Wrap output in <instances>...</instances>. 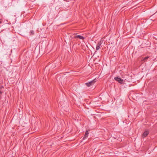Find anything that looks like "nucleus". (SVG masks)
Returning a JSON list of instances; mask_svg holds the SVG:
<instances>
[{"instance_id":"1","label":"nucleus","mask_w":157,"mask_h":157,"mask_svg":"<svg viewBox=\"0 0 157 157\" xmlns=\"http://www.w3.org/2000/svg\"><path fill=\"white\" fill-rule=\"evenodd\" d=\"M86 38V35H79V43L81 44V47L82 49L84 50H86V48L87 47L84 41V40Z\"/></svg>"},{"instance_id":"2","label":"nucleus","mask_w":157,"mask_h":157,"mask_svg":"<svg viewBox=\"0 0 157 157\" xmlns=\"http://www.w3.org/2000/svg\"><path fill=\"white\" fill-rule=\"evenodd\" d=\"M95 82V79H94L89 82L86 83V85L87 86L89 87L94 85Z\"/></svg>"},{"instance_id":"3","label":"nucleus","mask_w":157,"mask_h":157,"mask_svg":"<svg viewBox=\"0 0 157 157\" xmlns=\"http://www.w3.org/2000/svg\"><path fill=\"white\" fill-rule=\"evenodd\" d=\"M103 42V40H101L99 42H98L96 46V50H98L100 48V47Z\"/></svg>"},{"instance_id":"4","label":"nucleus","mask_w":157,"mask_h":157,"mask_svg":"<svg viewBox=\"0 0 157 157\" xmlns=\"http://www.w3.org/2000/svg\"><path fill=\"white\" fill-rule=\"evenodd\" d=\"M114 79L116 81L118 82L121 84H122L123 83V80L119 78L115 77Z\"/></svg>"},{"instance_id":"5","label":"nucleus","mask_w":157,"mask_h":157,"mask_svg":"<svg viewBox=\"0 0 157 157\" xmlns=\"http://www.w3.org/2000/svg\"><path fill=\"white\" fill-rule=\"evenodd\" d=\"M149 132L148 131H145L143 133L142 137L143 138L145 137H146L147 135L148 134Z\"/></svg>"},{"instance_id":"6","label":"nucleus","mask_w":157,"mask_h":157,"mask_svg":"<svg viewBox=\"0 0 157 157\" xmlns=\"http://www.w3.org/2000/svg\"><path fill=\"white\" fill-rule=\"evenodd\" d=\"M89 132H88L87 131H86L85 132V136L84 137H83V139H84L85 138H86L88 136Z\"/></svg>"},{"instance_id":"7","label":"nucleus","mask_w":157,"mask_h":157,"mask_svg":"<svg viewBox=\"0 0 157 157\" xmlns=\"http://www.w3.org/2000/svg\"><path fill=\"white\" fill-rule=\"evenodd\" d=\"M149 57L148 56H146L145 57L143 58L142 59V60L144 61H146L147 59H148Z\"/></svg>"},{"instance_id":"8","label":"nucleus","mask_w":157,"mask_h":157,"mask_svg":"<svg viewBox=\"0 0 157 157\" xmlns=\"http://www.w3.org/2000/svg\"><path fill=\"white\" fill-rule=\"evenodd\" d=\"M30 35H33L34 34V31L33 30H31L30 31Z\"/></svg>"},{"instance_id":"9","label":"nucleus","mask_w":157,"mask_h":157,"mask_svg":"<svg viewBox=\"0 0 157 157\" xmlns=\"http://www.w3.org/2000/svg\"><path fill=\"white\" fill-rule=\"evenodd\" d=\"M4 88L3 86H0V89H2Z\"/></svg>"},{"instance_id":"10","label":"nucleus","mask_w":157,"mask_h":157,"mask_svg":"<svg viewBox=\"0 0 157 157\" xmlns=\"http://www.w3.org/2000/svg\"><path fill=\"white\" fill-rule=\"evenodd\" d=\"M76 37H78V35L77 36H76Z\"/></svg>"},{"instance_id":"11","label":"nucleus","mask_w":157,"mask_h":157,"mask_svg":"<svg viewBox=\"0 0 157 157\" xmlns=\"http://www.w3.org/2000/svg\"><path fill=\"white\" fill-rule=\"evenodd\" d=\"M2 23V22L1 21H0V24L1 23Z\"/></svg>"}]
</instances>
